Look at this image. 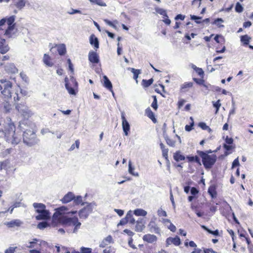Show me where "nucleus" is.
Returning a JSON list of instances; mask_svg holds the SVG:
<instances>
[{"instance_id": "61", "label": "nucleus", "mask_w": 253, "mask_h": 253, "mask_svg": "<svg viewBox=\"0 0 253 253\" xmlns=\"http://www.w3.org/2000/svg\"><path fill=\"white\" fill-rule=\"evenodd\" d=\"M80 141L79 140H76L74 144H72L70 150H73L75 149V147L77 148H79L80 146Z\"/></svg>"}, {"instance_id": "21", "label": "nucleus", "mask_w": 253, "mask_h": 253, "mask_svg": "<svg viewBox=\"0 0 253 253\" xmlns=\"http://www.w3.org/2000/svg\"><path fill=\"white\" fill-rule=\"evenodd\" d=\"M22 224V222L19 219H14L9 222H7L5 224L8 227L12 228L14 227H19Z\"/></svg>"}, {"instance_id": "40", "label": "nucleus", "mask_w": 253, "mask_h": 253, "mask_svg": "<svg viewBox=\"0 0 253 253\" xmlns=\"http://www.w3.org/2000/svg\"><path fill=\"white\" fill-rule=\"evenodd\" d=\"M192 68L200 77L204 78V72L202 68L197 67L195 65H193Z\"/></svg>"}, {"instance_id": "64", "label": "nucleus", "mask_w": 253, "mask_h": 253, "mask_svg": "<svg viewBox=\"0 0 253 253\" xmlns=\"http://www.w3.org/2000/svg\"><path fill=\"white\" fill-rule=\"evenodd\" d=\"M16 248L10 247L5 251L4 253H14Z\"/></svg>"}, {"instance_id": "8", "label": "nucleus", "mask_w": 253, "mask_h": 253, "mask_svg": "<svg viewBox=\"0 0 253 253\" xmlns=\"http://www.w3.org/2000/svg\"><path fill=\"white\" fill-rule=\"evenodd\" d=\"M10 50V47L5 39L0 37V55L6 53Z\"/></svg>"}, {"instance_id": "47", "label": "nucleus", "mask_w": 253, "mask_h": 253, "mask_svg": "<svg viewBox=\"0 0 253 253\" xmlns=\"http://www.w3.org/2000/svg\"><path fill=\"white\" fill-rule=\"evenodd\" d=\"M156 11L158 13L162 15L163 16V18H165V17H168V15H167L166 10L163 8H157L156 9Z\"/></svg>"}, {"instance_id": "23", "label": "nucleus", "mask_w": 253, "mask_h": 253, "mask_svg": "<svg viewBox=\"0 0 253 253\" xmlns=\"http://www.w3.org/2000/svg\"><path fill=\"white\" fill-rule=\"evenodd\" d=\"M145 115L150 119L152 120V121L154 123H157V119L156 118H155V114H154V113L152 111V110H151V109L148 107L147 108L146 110H145Z\"/></svg>"}, {"instance_id": "63", "label": "nucleus", "mask_w": 253, "mask_h": 253, "mask_svg": "<svg viewBox=\"0 0 253 253\" xmlns=\"http://www.w3.org/2000/svg\"><path fill=\"white\" fill-rule=\"evenodd\" d=\"M134 168L131 165V163L130 161L129 162V163H128V171L129 172L132 174V175H135V173L133 172V170H134Z\"/></svg>"}, {"instance_id": "32", "label": "nucleus", "mask_w": 253, "mask_h": 253, "mask_svg": "<svg viewBox=\"0 0 253 253\" xmlns=\"http://www.w3.org/2000/svg\"><path fill=\"white\" fill-rule=\"evenodd\" d=\"M147 213L146 211L141 209H137L134 211V214L136 216H145Z\"/></svg>"}, {"instance_id": "27", "label": "nucleus", "mask_w": 253, "mask_h": 253, "mask_svg": "<svg viewBox=\"0 0 253 253\" xmlns=\"http://www.w3.org/2000/svg\"><path fill=\"white\" fill-rule=\"evenodd\" d=\"M160 146L162 151L163 157L166 160H168L169 149L166 148L164 144L162 143L160 144Z\"/></svg>"}, {"instance_id": "52", "label": "nucleus", "mask_w": 253, "mask_h": 253, "mask_svg": "<svg viewBox=\"0 0 253 253\" xmlns=\"http://www.w3.org/2000/svg\"><path fill=\"white\" fill-rule=\"evenodd\" d=\"M212 104L213 107L216 108L215 113H217L221 106L220 100L219 99L216 102H212Z\"/></svg>"}, {"instance_id": "13", "label": "nucleus", "mask_w": 253, "mask_h": 253, "mask_svg": "<svg viewBox=\"0 0 253 253\" xmlns=\"http://www.w3.org/2000/svg\"><path fill=\"white\" fill-rule=\"evenodd\" d=\"M88 60L93 64H97L99 62V56L95 51H90L88 53Z\"/></svg>"}, {"instance_id": "5", "label": "nucleus", "mask_w": 253, "mask_h": 253, "mask_svg": "<svg viewBox=\"0 0 253 253\" xmlns=\"http://www.w3.org/2000/svg\"><path fill=\"white\" fill-rule=\"evenodd\" d=\"M23 142L28 146H33L37 143L36 134L33 130L26 129L23 134Z\"/></svg>"}, {"instance_id": "48", "label": "nucleus", "mask_w": 253, "mask_h": 253, "mask_svg": "<svg viewBox=\"0 0 253 253\" xmlns=\"http://www.w3.org/2000/svg\"><path fill=\"white\" fill-rule=\"evenodd\" d=\"M25 3L26 2L24 0H20L15 3V6L17 8L21 9L25 6Z\"/></svg>"}, {"instance_id": "24", "label": "nucleus", "mask_w": 253, "mask_h": 253, "mask_svg": "<svg viewBox=\"0 0 253 253\" xmlns=\"http://www.w3.org/2000/svg\"><path fill=\"white\" fill-rule=\"evenodd\" d=\"M42 60L44 64H45L47 66L52 67L53 65V63L52 61L51 58L49 55L47 54H44L43 55Z\"/></svg>"}, {"instance_id": "36", "label": "nucleus", "mask_w": 253, "mask_h": 253, "mask_svg": "<svg viewBox=\"0 0 253 253\" xmlns=\"http://www.w3.org/2000/svg\"><path fill=\"white\" fill-rule=\"evenodd\" d=\"M104 21L106 24L109 25L110 26L113 27V28L117 29L116 24H118V21L117 20H115L113 22L110 21L107 19H104Z\"/></svg>"}, {"instance_id": "15", "label": "nucleus", "mask_w": 253, "mask_h": 253, "mask_svg": "<svg viewBox=\"0 0 253 253\" xmlns=\"http://www.w3.org/2000/svg\"><path fill=\"white\" fill-rule=\"evenodd\" d=\"M148 228L149 229V230L151 232H154L156 234H160V229L158 226L157 224L156 223L155 221L151 220L148 225Z\"/></svg>"}, {"instance_id": "44", "label": "nucleus", "mask_w": 253, "mask_h": 253, "mask_svg": "<svg viewBox=\"0 0 253 253\" xmlns=\"http://www.w3.org/2000/svg\"><path fill=\"white\" fill-rule=\"evenodd\" d=\"M152 97L153 99V101L151 103V107L153 108V109L156 111L158 109V106L157 103V98L156 95H153Z\"/></svg>"}, {"instance_id": "33", "label": "nucleus", "mask_w": 253, "mask_h": 253, "mask_svg": "<svg viewBox=\"0 0 253 253\" xmlns=\"http://www.w3.org/2000/svg\"><path fill=\"white\" fill-rule=\"evenodd\" d=\"M80 252L77 251H73L72 253H92V249L89 248L82 247L80 249Z\"/></svg>"}, {"instance_id": "45", "label": "nucleus", "mask_w": 253, "mask_h": 253, "mask_svg": "<svg viewBox=\"0 0 253 253\" xmlns=\"http://www.w3.org/2000/svg\"><path fill=\"white\" fill-rule=\"evenodd\" d=\"M168 222L169 223V225L168 226V228L172 232H174L176 231V228L174 225L170 222L169 219H164V223Z\"/></svg>"}, {"instance_id": "51", "label": "nucleus", "mask_w": 253, "mask_h": 253, "mask_svg": "<svg viewBox=\"0 0 253 253\" xmlns=\"http://www.w3.org/2000/svg\"><path fill=\"white\" fill-rule=\"evenodd\" d=\"M49 226V224L46 221L39 222L38 224V228L40 229H43Z\"/></svg>"}, {"instance_id": "6", "label": "nucleus", "mask_w": 253, "mask_h": 253, "mask_svg": "<svg viewBox=\"0 0 253 253\" xmlns=\"http://www.w3.org/2000/svg\"><path fill=\"white\" fill-rule=\"evenodd\" d=\"M0 82L2 83H5L4 85V89L1 91V93L6 98H11V89L12 88V83L8 81L4 80H0Z\"/></svg>"}, {"instance_id": "10", "label": "nucleus", "mask_w": 253, "mask_h": 253, "mask_svg": "<svg viewBox=\"0 0 253 253\" xmlns=\"http://www.w3.org/2000/svg\"><path fill=\"white\" fill-rule=\"evenodd\" d=\"M173 244L175 246H178L181 244V240L180 238L176 236L174 237H169L167 239L166 241V245L167 247Z\"/></svg>"}, {"instance_id": "31", "label": "nucleus", "mask_w": 253, "mask_h": 253, "mask_svg": "<svg viewBox=\"0 0 253 253\" xmlns=\"http://www.w3.org/2000/svg\"><path fill=\"white\" fill-rule=\"evenodd\" d=\"M14 28H11V27H8L5 30L4 35L7 38H10L12 37V35L14 34L13 32Z\"/></svg>"}, {"instance_id": "53", "label": "nucleus", "mask_w": 253, "mask_h": 253, "mask_svg": "<svg viewBox=\"0 0 253 253\" xmlns=\"http://www.w3.org/2000/svg\"><path fill=\"white\" fill-rule=\"evenodd\" d=\"M38 241L39 240L37 238L33 239V241H31L29 243V245L27 247L30 249L34 248L37 244Z\"/></svg>"}, {"instance_id": "3", "label": "nucleus", "mask_w": 253, "mask_h": 253, "mask_svg": "<svg viewBox=\"0 0 253 253\" xmlns=\"http://www.w3.org/2000/svg\"><path fill=\"white\" fill-rule=\"evenodd\" d=\"M197 154L201 159L202 164L206 169H211L216 162L217 156L215 154H208L201 150H197Z\"/></svg>"}, {"instance_id": "46", "label": "nucleus", "mask_w": 253, "mask_h": 253, "mask_svg": "<svg viewBox=\"0 0 253 253\" xmlns=\"http://www.w3.org/2000/svg\"><path fill=\"white\" fill-rule=\"evenodd\" d=\"M3 106L5 113H8L10 112V110L11 109V105L8 102L5 101L3 102Z\"/></svg>"}, {"instance_id": "49", "label": "nucleus", "mask_w": 253, "mask_h": 253, "mask_svg": "<svg viewBox=\"0 0 253 253\" xmlns=\"http://www.w3.org/2000/svg\"><path fill=\"white\" fill-rule=\"evenodd\" d=\"M92 3L97 4L101 6H105L106 3L103 0H89Z\"/></svg>"}, {"instance_id": "59", "label": "nucleus", "mask_w": 253, "mask_h": 253, "mask_svg": "<svg viewBox=\"0 0 253 253\" xmlns=\"http://www.w3.org/2000/svg\"><path fill=\"white\" fill-rule=\"evenodd\" d=\"M186 100L184 99H180L177 103V108L178 109H180L185 103Z\"/></svg>"}, {"instance_id": "29", "label": "nucleus", "mask_w": 253, "mask_h": 253, "mask_svg": "<svg viewBox=\"0 0 253 253\" xmlns=\"http://www.w3.org/2000/svg\"><path fill=\"white\" fill-rule=\"evenodd\" d=\"M57 47V51L59 55H63L66 52V49L65 45L64 44L56 45Z\"/></svg>"}, {"instance_id": "22", "label": "nucleus", "mask_w": 253, "mask_h": 253, "mask_svg": "<svg viewBox=\"0 0 253 253\" xmlns=\"http://www.w3.org/2000/svg\"><path fill=\"white\" fill-rule=\"evenodd\" d=\"M103 86L113 92V86L111 82L106 76H103Z\"/></svg>"}, {"instance_id": "4", "label": "nucleus", "mask_w": 253, "mask_h": 253, "mask_svg": "<svg viewBox=\"0 0 253 253\" xmlns=\"http://www.w3.org/2000/svg\"><path fill=\"white\" fill-rule=\"evenodd\" d=\"M65 82V87L68 93L71 95H76L78 89V84L76 79L73 76L70 77V79L66 77Z\"/></svg>"}, {"instance_id": "38", "label": "nucleus", "mask_w": 253, "mask_h": 253, "mask_svg": "<svg viewBox=\"0 0 253 253\" xmlns=\"http://www.w3.org/2000/svg\"><path fill=\"white\" fill-rule=\"evenodd\" d=\"M153 82L154 80L153 78L148 80L143 79L142 81L141 84L144 87H148L153 84Z\"/></svg>"}, {"instance_id": "35", "label": "nucleus", "mask_w": 253, "mask_h": 253, "mask_svg": "<svg viewBox=\"0 0 253 253\" xmlns=\"http://www.w3.org/2000/svg\"><path fill=\"white\" fill-rule=\"evenodd\" d=\"M223 148L226 150V152L225 154L226 155H227L231 153V152H229L230 151L234 149L235 147L233 145H227L226 144H224L223 145Z\"/></svg>"}, {"instance_id": "54", "label": "nucleus", "mask_w": 253, "mask_h": 253, "mask_svg": "<svg viewBox=\"0 0 253 253\" xmlns=\"http://www.w3.org/2000/svg\"><path fill=\"white\" fill-rule=\"evenodd\" d=\"M235 11L238 13H241L243 11V7L239 2H237L235 6Z\"/></svg>"}, {"instance_id": "18", "label": "nucleus", "mask_w": 253, "mask_h": 253, "mask_svg": "<svg viewBox=\"0 0 253 253\" xmlns=\"http://www.w3.org/2000/svg\"><path fill=\"white\" fill-rule=\"evenodd\" d=\"M74 198V194L71 192H69L61 199V201L63 203H68L72 201Z\"/></svg>"}, {"instance_id": "2", "label": "nucleus", "mask_w": 253, "mask_h": 253, "mask_svg": "<svg viewBox=\"0 0 253 253\" xmlns=\"http://www.w3.org/2000/svg\"><path fill=\"white\" fill-rule=\"evenodd\" d=\"M16 127L14 124L10 122L4 127L3 133L7 142L12 145H16L21 141V134L15 132Z\"/></svg>"}, {"instance_id": "58", "label": "nucleus", "mask_w": 253, "mask_h": 253, "mask_svg": "<svg viewBox=\"0 0 253 253\" xmlns=\"http://www.w3.org/2000/svg\"><path fill=\"white\" fill-rule=\"evenodd\" d=\"M166 141L167 144L170 146L173 147L175 145V141L169 137L166 138Z\"/></svg>"}, {"instance_id": "41", "label": "nucleus", "mask_w": 253, "mask_h": 253, "mask_svg": "<svg viewBox=\"0 0 253 253\" xmlns=\"http://www.w3.org/2000/svg\"><path fill=\"white\" fill-rule=\"evenodd\" d=\"M190 120L191 122L190 123L189 125H186L185 126V129L187 131H190L193 129V127L194 126V121L192 117H190Z\"/></svg>"}, {"instance_id": "30", "label": "nucleus", "mask_w": 253, "mask_h": 253, "mask_svg": "<svg viewBox=\"0 0 253 253\" xmlns=\"http://www.w3.org/2000/svg\"><path fill=\"white\" fill-rule=\"evenodd\" d=\"M126 218L127 220V223L129 222L131 224H134L135 222V220L133 217L132 213L131 211H129L127 212L126 215Z\"/></svg>"}, {"instance_id": "1", "label": "nucleus", "mask_w": 253, "mask_h": 253, "mask_svg": "<svg viewBox=\"0 0 253 253\" xmlns=\"http://www.w3.org/2000/svg\"><path fill=\"white\" fill-rule=\"evenodd\" d=\"M67 208L65 206L60 207L56 209V212L53 214V220L66 226H75L74 231L77 230L81 226V223L79 221L77 217H68L64 215Z\"/></svg>"}, {"instance_id": "12", "label": "nucleus", "mask_w": 253, "mask_h": 253, "mask_svg": "<svg viewBox=\"0 0 253 253\" xmlns=\"http://www.w3.org/2000/svg\"><path fill=\"white\" fill-rule=\"evenodd\" d=\"M40 211V212H38L39 214L36 216L37 220H46L50 218V213L48 211L44 209Z\"/></svg>"}, {"instance_id": "9", "label": "nucleus", "mask_w": 253, "mask_h": 253, "mask_svg": "<svg viewBox=\"0 0 253 253\" xmlns=\"http://www.w3.org/2000/svg\"><path fill=\"white\" fill-rule=\"evenodd\" d=\"M121 119L122 120V126L123 130L125 135H127L128 132L130 130V126L125 117V114L124 112L121 113Z\"/></svg>"}, {"instance_id": "62", "label": "nucleus", "mask_w": 253, "mask_h": 253, "mask_svg": "<svg viewBox=\"0 0 253 253\" xmlns=\"http://www.w3.org/2000/svg\"><path fill=\"white\" fill-rule=\"evenodd\" d=\"M6 21V18H2L0 20V31L3 30V27L5 25Z\"/></svg>"}, {"instance_id": "26", "label": "nucleus", "mask_w": 253, "mask_h": 253, "mask_svg": "<svg viewBox=\"0 0 253 253\" xmlns=\"http://www.w3.org/2000/svg\"><path fill=\"white\" fill-rule=\"evenodd\" d=\"M113 243V238L111 235H108L101 242L100 245V247L101 248H104L108 244Z\"/></svg>"}, {"instance_id": "60", "label": "nucleus", "mask_w": 253, "mask_h": 253, "mask_svg": "<svg viewBox=\"0 0 253 253\" xmlns=\"http://www.w3.org/2000/svg\"><path fill=\"white\" fill-rule=\"evenodd\" d=\"M225 142L227 145H233V139L232 137H229L228 136H226L225 139Z\"/></svg>"}, {"instance_id": "25", "label": "nucleus", "mask_w": 253, "mask_h": 253, "mask_svg": "<svg viewBox=\"0 0 253 253\" xmlns=\"http://www.w3.org/2000/svg\"><path fill=\"white\" fill-rule=\"evenodd\" d=\"M185 158L186 157L179 151H177L173 154V159L177 162L184 161Z\"/></svg>"}, {"instance_id": "55", "label": "nucleus", "mask_w": 253, "mask_h": 253, "mask_svg": "<svg viewBox=\"0 0 253 253\" xmlns=\"http://www.w3.org/2000/svg\"><path fill=\"white\" fill-rule=\"evenodd\" d=\"M190 18L191 20H195V22L197 24H200L201 23V21H200V20H201L202 18L201 17H199L194 15H191Z\"/></svg>"}, {"instance_id": "11", "label": "nucleus", "mask_w": 253, "mask_h": 253, "mask_svg": "<svg viewBox=\"0 0 253 253\" xmlns=\"http://www.w3.org/2000/svg\"><path fill=\"white\" fill-rule=\"evenodd\" d=\"M194 84L192 82H185L180 86L179 92L181 93H185L189 91L190 89L193 86Z\"/></svg>"}, {"instance_id": "39", "label": "nucleus", "mask_w": 253, "mask_h": 253, "mask_svg": "<svg viewBox=\"0 0 253 253\" xmlns=\"http://www.w3.org/2000/svg\"><path fill=\"white\" fill-rule=\"evenodd\" d=\"M74 203L76 205H84V203L83 202V198L81 196H75L74 199L73 200Z\"/></svg>"}, {"instance_id": "56", "label": "nucleus", "mask_w": 253, "mask_h": 253, "mask_svg": "<svg viewBox=\"0 0 253 253\" xmlns=\"http://www.w3.org/2000/svg\"><path fill=\"white\" fill-rule=\"evenodd\" d=\"M8 164V161L7 160H5L4 161L0 162V170H1L2 169H6Z\"/></svg>"}, {"instance_id": "28", "label": "nucleus", "mask_w": 253, "mask_h": 253, "mask_svg": "<svg viewBox=\"0 0 253 253\" xmlns=\"http://www.w3.org/2000/svg\"><path fill=\"white\" fill-rule=\"evenodd\" d=\"M33 207L36 209V212H40V211L46 208L45 205L42 203H35L33 204Z\"/></svg>"}, {"instance_id": "57", "label": "nucleus", "mask_w": 253, "mask_h": 253, "mask_svg": "<svg viewBox=\"0 0 253 253\" xmlns=\"http://www.w3.org/2000/svg\"><path fill=\"white\" fill-rule=\"evenodd\" d=\"M198 126L200 127L203 130L210 129V128L204 122H200L198 124Z\"/></svg>"}, {"instance_id": "20", "label": "nucleus", "mask_w": 253, "mask_h": 253, "mask_svg": "<svg viewBox=\"0 0 253 253\" xmlns=\"http://www.w3.org/2000/svg\"><path fill=\"white\" fill-rule=\"evenodd\" d=\"M157 237L155 235L151 234H146L143 236V240L148 243H152L157 241Z\"/></svg>"}, {"instance_id": "50", "label": "nucleus", "mask_w": 253, "mask_h": 253, "mask_svg": "<svg viewBox=\"0 0 253 253\" xmlns=\"http://www.w3.org/2000/svg\"><path fill=\"white\" fill-rule=\"evenodd\" d=\"M130 71L133 74V78L136 80L139 74H140V70L134 68H130Z\"/></svg>"}, {"instance_id": "17", "label": "nucleus", "mask_w": 253, "mask_h": 253, "mask_svg": "<svg viewBox=\"0 0 253 253\" xmlns=\"http://www.w3.org/2000/svg\"><path fill=\"white\" fill-rule=\"evenodd\" d=\"M216 188L217 186L215 184L210 185L208 188V192L212 198H215L217 197Z\"/></svg>"}, {"instance_id": "7", "label": "nucleus", "mask_w": 253, "mask_h": 253, "mask_svg": "<svg viewBox=\"0 0 253 253\" xmlns=\"http://www.w3.org/2000/svg\"><path fill=\"white\" fill-rule=\"evenodd\" d=\"M92 206L91 204H88L85 207L79 211V215L80 218H86L89 214L92 211Z\"/></svg>"}, {"instance_id": "16", "label": "nucleus", "mask_w": 253, "mask_h": 253, "mask_svg": "<svg viewBox=\"0 0 253 253\" xmlns=\"http://www.w3.org/2000/svg\"><path fill=\"white\" fill-rule=\"evenodd\" d=\"M89 42L91 45L93 46L94 48L96 50L99 48V44L98 40L94 34H92L90 36Z\"/></svg>"}, {"instance_id": "19", "label": "nucleus", "mask_w": 253, "mask_h": 253, "mask_svg": "<svg viewBox=\"0 0 253 253\" xmlns=\"http://www.w3.org/2000/svg\"><path fill=\"white\" fill-rule=\"evenodd\" d=\"M188 162L193 163L195 162L199 165H201V162L200 160V157L198 155L196 156H187L186 157Z\"/></svg>"}, {"instance_id": "42", "label": "nucleus", "mask_w": 253, "mask_h": 253, "mask_svg": "<svg viewBox=\"0 0 253 253\" xmlns=\"http://www.w3.org/2000/svg\"><path fill=\"white\" fill-rule=\"evenodd\" d=\"M251 40V38L247 35H243L241 37V41L245 45H248Z\"/></svg>"}, {"instance_id": "34", "label": "nucleus", "mask_w": 253, "mask_h": 253, "mask_svg": "<svg viewBox=\"0 0 253 253\" xmlns=\"http://www.w3.org/2000/svg\"><path fill=\"white\" fill-rule=\"evenodd\" d=\"M15 21V18L14 16H11L8 17L6 19L7 23L8 24V27H11V28H15V24L14 23Z\"/></svg>"}, {"instance_id": "43", "label": "nucleus", "mask_w": 253, "mask_h": 253, "mask_svg": "<svg viewBox=\"0 0 253 253\" xmlns=\"http://www.w3.org/2000/svg\"><path fill=\"white\" fill-rule=\"evenodd\" d=\"M223 20L221 18H218L214 20L212 24L215 25L218 27H223L224 25H222Z\"/></svg>"}, {"instance_id": "14", "label": "nucleus", "mask_w": 253, "mask_h": 253, "mask_svg": "<svg viewBox=\"0 0 253 253\" xmlns=\"http://www.w3.org/2000/svg\"><path fill=\"white\" fill-rule=\"evenodd\" d=\"M16 108L18 110L19 113H20L25 119H28L31 117L32 113L28 108H27V107H25L24 109H21L20 108L19 105H18L16 106Z\"/></svg>"}, {"instance_id": "37", "label": "nucleus", "mask_w": 253, "mask_h": 253, "mask_svg": "<svg viewBox=\"0 0 253 253\" xmlns=\"http://www.w3.org/2000/svg\"><path fill=\"white\" fill-rule=\"evenodd\" d=\"M201 227H202V228L204 230H205V231H207L210 234H212V235H213L214 236H217L219 235V231H218V230L217 229H216V230H215L214 231H212L211 229H209L208 227H207L205 225H202Z\"/></svg>"}]
</instances>
